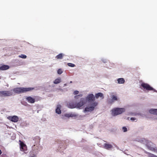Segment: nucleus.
Instances as JSON below:
<instances>
[{
	"instance_id": "4be33fe9",
	"label": "nucleus",
	"mask_w": 157,
	"mask_h": 157,
	"mask_svg": "<svg viewBox=\"0 0 157 157\" xmlns=\"http://www.w3.org/2000/svg\"><path fill=\"white\" fill-rule=\"evenodd\" d=\"M19 57L22 58L23 59H26L27 57V56L24 54H21L18 56Z\"/></svg>"
},
{
	"instance_id": "1a4fd4ad",
	"label": "nucleus",
	"mask_w": 157,
	"mask_h": 157,
	"mask_svg": "<svg viewBox=\"0 0 157 157\" xmlns=\"http://www.w3.org/2000/svg\"><path fill=\"white\" fill-rule=\"evenodd\" d=\"M26 100L29 103H33L35 102V99L32 97L29 96L26 98Z\"/></svg>"
},
{
	"instance_id": "39448f33",
	"label": "nucleus",
	"mask_w": 157,
	"mask_h": 157,
	"mask_svg": "<svg viewBox=\"0 0 157 157\" xmlns=\"http://www.w3.org/2000/svg\"><path fill=\"white\" fill-rule=\"evenodd\" d=\"M85 102L83 98H81L79 102L76 103V108L79 109H82V107L85 104Z\"/></svg>"
},
{
	"instance_id": "cd10ccee",
	"label": "nucleus",
	"mask_w": 157,
	"mask_h": 157,
	"mask_svg": "<svg viewBox=\"0 0 157 157\" xmlns=\"http://www.w3.org/2000/svg\"><path fill=\"white\" fill-rule=\"evenodd\" d=\"M122 129L124 132H126L127 131V128L125 127H123Z\"/></svg>"
},
{
	"instance_id": "473e14b6",
	"label": "nucleus",
	"mask_w": 157,
	"mask_h": 157,
	"mask_svg": "<svg viewBox=\"0 0 157 157\" xmlns=\"http://www.w3.org/2000/svg\"><path fill=\"white\" fill-rule=\"evenodd\" d=\"M70 83H72V82H71H71H70Z\"/></svg>"
},
{
	"instance_id": "bb28decb",
	"label": "nucleus",
	"mask_w": 157,
	"mask_h": 157,
	"mask_svg": "<svg viewBox=\"0 0 157 157\" xmlns=\"http://www.w3.org/2000/svg\"><path fill=\"white\" fill-rule=\"evenodd\" d=\"M70 113H66L64 114V116L66 117H70Z\"/></svg>"
},
{
	"instance_id": "f8f14e48",
	"label": "nucleus",
	"mask_w": 157,
	"mask_h": 157,
	"mask_svg": "<svg viewBox=\"0 0 157 157\" xmlns=\"http://www.w3.org/2000/svg\"><path fill=\"white\" fill-rule=\"evenodd\" d=\"M33 140L35 141V143L37 144L40 143V138L38 136H36L33 138Z\"/></svg>"
},
{
	"instance_id": "393cba45",
	"label": "nucleus",
	"mask_w": 157,
	"mask_h": 157,
	"mask_svg": "<svg viewBox=\"0 0 157 157\" xmlns=\"http://www.w3.org/2000/svg\"><path fill=\"white\" fill-rule=\"evenodd\" d=\"M70 117H75L77 116V115L76 114L70 113Z\"/></svg>"
},
{
	"instance_id": "7c9ffc66",
	"label": "nucleus",
	"mask_w": 157,
	"mask_h": 157,
	"mask_svg": "<svg viewBox=\"0 0 157 157\" xmlns=\"http://www.w3.org/2000/svg\"><path fill=\"white\" fill-rule=\"evenodd\" d=\"M130 119L132 120V121H134L136 120V118L134 117H132Z\"/></svg>"
},
{
	"instance_id": "0eeeda50",
	"label": "nucleus",
	"mask_w": 157,
	"mask_h": 157,
	"mask_svg": "<svg viewBox=\"0 0 157 157\" xmlns=\"http://www.w3.org/2000/svg\"><path fill=\"white\" fill-rule=\"evenodd\" d=\"M7 118L8 120L13 122H17L19 120L18 117L15 115L13 116H9Z\"/></svg>"
},
{
	"instance_id": "412c9836",
	"label": "nucleus",
	"mask_w": 157,
	"mask_h": 157,
	"mask_svg": "<svg viewBox=\"0 0 157 157\" xmlns=\"http://www.w3.org/2000/svg\"><path fill=\"white\" fill-rule=\"evenodd\" d=\"M112 101L113 102L114 101H117L118 100L117 96L114 95L112 96Z\"/></svg>"
},
{
	"instance_id": "ddd939ff",
	"label": "nucleus",
	"mask_w": 157,
	"mask_h": 157,
	"mask_svg": "<svg viewBox=\"0 0 157 157\" xmlns=\"http://www.w3.org/2000/svg\"><path fill=\"white\" fill-rule=\"evenodd\" d=\"M9 66L7 65H3L0 67V70H5L8 69Z\"/></svg>"
},
{
	"instance_id": "c756f323",
	"label": "nucleus",
	"mask_w": 157,
	"mask_h": 157,
	"mask_svg": "<svg viewBox=\"0 0 157 157\" xmlns=\"http://www.w3.org/2000/svg\"><path fill=\"white\" fill-rule=\"evenodd\" d=\"M80 96V97H82V94H80V95H76L75 96V98H77V97L78 96Z\"/></svg>"
},
{
	"instance_id": "423d86ee",
	"label": "nucleus",
	"mask_w": 157,
	"mask_h": 157,
	"mask_svg": "<svg viewBox=\"0 0 157 157\" xmlns=\"http://www.w3.org/2000/svg\"><path fill=\"white\" fill-rule=\"evenodd\" d=\"M141 86L144 89H145L147 90H153L154 91H155V90L153 88L151 87L149 84L143 83L141 84Z\"/></svg>"
},
{
	"instance_id": "6ab92c4d",
	"label": "nucleus",
	"mask_w": 157,
	"mask_h": 157,
	"mask_svg": "<svg viewBox=\"0 0 157 157\" xmlns=\"http://www.w3.org/2000/svg\"><path fill=\"white\" fill-rule=\"evenodd\" d=\"M64 55L62 53H60L56 57V58L57 59H62L63 58Z\"/></svg>"
},
{
	"instance_id": "9b49d317",
	"label": "nucleus",
	"mask_w": 157,
	"mask_h": 157,
	"mask_svg": "<svg viewBox=\"0 0 157 157\" xmlns=\"http://www.w3.org/2000/svg\"><path fill=\"white\" fill-rule=\"evenodd\" d=\"M146 146L149 150L155 152H157V148L156 147H153L151 146L146 145Z\"/></svg>"
},
{
	"instance_id": "c85d7f7f",
	"label": "nucleus",
	"mask_w": 157,
	"mask_h": 157,
	"mask_svg": "<svg viewBox=\"0 0 157 157\" xmlns=\"http://www.w3.org/2000/svg\"><path fill=\"white\" fill-rule=\"evenodd\" d=\"M79 93V91L78 90H75V91H74V95H76V94H78Z\"/></svg>"
},
{
	"instance_id": "b1692460",
	"label": "nucleus",
	"mask_w": 157,
	"mask_h": 157,
	"mask_svg": "<svg viewBox=\"0 0 157 157\" xmlns=\"http://www.w3.org/2000/svg\"><path fill=\"white\" fill-rule=\"evenodd\" d=\"M149 157H157V156L152 154L150 153L148 155Z\"/></svg>"
},
{
	"instance_id": "f257e3e1",
	"label": "nucleus",
	"mask_w": 157,
	"mask_h": 157,
	"mask_svg": "<svg viewBox=\"0 0 157 157\" xmlns=\"http://www.w3.org/2000/svg\"><path fill=\"white\" fill-rule=\"evenodd\" d=\"M86 99L89 102L93 101L94 102L91 104V106L90 107L85 108L84 110V112H88L93 111L98 104V102L94 101L95 100V97L93 94H88L86 97Z\"/></svg>"
},
{
	"instance_id": "f03ea898",
	"label": "nucleus",
	"mask_w": 157,
	"mask_h": 157,
	"mask_svg": "<svg viewBox=\"0 0 157 157\" xmlns=\"http://www.w3.org/2000/svg\"><path fill=\"white\" fill-rule=\"evenodd\" d=\"M34 89V88L33 87H16L11 90H13V92H14L17 94H20L31 91Z\"/></svg>"
},
{
	"instance_id": "a211bd4d",
	"label": "nucleus",
	"mask_w": 157,
	"mask_h": 157,
	"mask_svg": "<svg viewBox=\"0 0 157 157\" xmlns=\"http://www.w3.org/2000/svg\"><path fill=\"white\" fill-rule=\"evenodd\" d=\"M117 81L119 84L124 83L125 82L123 78H121L118 79Z\"/></svg>"
},
{
	"instance_id": "aec40b11",
	"label": "nucleus",
	"mask_w": 157,
	"mask_h": 157,
	"mask_svg": "<svg viewBox=\"0 0 157 157\" xmlns=\"http://www.w3.org/2000/svg\"><path fill=\"white\" fill-rule=\"evenodd\" d=\"M61 81V79L60 78H58L56 79L54 81V83L55 84H57L59 83Z\"/></svg>"
},
{
	"instance_id": "a878e982",
	"label": "nucleus",
	"mask_w": 157,
	"mask_h": 157,
	"mask_svg": "<svg viewBox=\"0 0 157 157\" xmlns=\"http://www.w3.org/2000/svg\"><path fill=\"white\" fill-rule=\"evenodd\" d=\"M62 72L63 71H62V70L60 69H58V70L57 71L59 75L61 74L62 73Z\"/></svg>"
},
{
	"instance_id": "6e6552de",
	"label": "nucleus",
	"mask_w": 157,
	"mask_h": 157,
	"mask_svg": "<svg viewBox=\"0 0 157 157\" xmlns=\"http://www.w3.org/2000/svg\"><path fill=\"white\" fill-rule=\"evenodd\" d=\"M20 142V149L21 151H26L27 149V146L21 140H19Z\"/></svg>"
},
{
	"instance_id": "2eb2a0df",
	"label": "nucleus",
	"mask_w": 157,
	"mask_h": 157,
	"mask_svg": "<svg viewBox=\"0 0 157 157\" xmlns=\"http://www.w3.org/2000/svg\"><path fill=\"white\" fill-rule=\"evenodd\" d=\"M150 113L157 115V109H151L149 111Z\"/></svg>"
},
{
	"instance_id": "dca6fc26",
	"label": "nucleus",
	"mask_w": 157,
	"mask_h": 157,
	"mask_svg": "<svg viewBox=\"0 0 157 157\" xmlns=\"http://www.w3.org/2000/svg\"><path fill=\"white\" fill-rule=\"evenodd\" d=\"M95 97L96 98H98L99 97L102 98H104L103 95L102 93H99L97 94H96L95 95Z\"/></svg>"
},
{
	"instance_id": "2f4dec72",
	"label": "nucleus",
	"mask_w": 157,
	"mask_h": 157,
	"mask_svg": "<svg viewBox=\"0 0 157 157\" xmlns=\"http://www.w3.org/2000/svg\"><path fill=\"white\" fill-rule=\"evenodd\" d=\"M2 151H1V150H0V155L2 154Z\"/></svg>"
},
{
	"instance_id": "7ed1b4c3",
	"label": "nucleus",
	"mask_w": 157,
	"mask_h": 157,
	"mask_svg": "<svg viewBox=\"0 0 157 157\" xmlns=\"http://www.w3.org/2000/svg\"><path fill=\"white\" fill-rule=\"evenodd\" d=\"M125 111L124 108H115L112 110V114L113 116H116L121 114Z\"/></svg>"
},
{
	"instance_id": "20e7f679",
	"label": "nucleus",
	"mask_w": 157,
	"mask_h": 157,
	"mask_svg": "<svg viewBox=\"0 0 157 157\" xmlns=\"http://www.w3.org/2000/svg\"><path fill=\"white\" fill-rule=\"evenodd\" d=\"M13 93L11 90H5L0 91V96L7 97L13 95Z\"/></svg>"
},
{
	"instance_id": "4468645a",
	"label": "nucleus",
	"mask_w": 157,
	"mask_h": 157,
	"mask_svg": "<svg viewBox=\"0 0 157 157\" xmlns=\"http://www.w3.org/2000/svg\"><path fill=\"white\" fill-rule=\"evenodd\" d=\"M113 147L112 145L109 144H104V147L107 149H109L110 148H112Z\"/></svg>"
},
{
	"instance_id": "9d476101",
	"label": "nucleus",
	"mask_w": 157,
	"mask_h": 157,
	"mask_svg": "<svg viewBox=\"0 0 157 157\" xmlns=\"http://www.w3.org/2000/svg\"><path fill=\"white\" fill-rule=\"evenodd\" d=\"M67 107L70 109H74L76 108V103L71 102H69L67 104Z\"/></svg>"
},
{
	"instance_id": "f3484780",
	"label": "nucleus",
	"mask_w": 157,
	"mask_h": 157,
	"mask_svg": "<svg viewBox=\"0 0 157 157\" xmlns=\"http://www.w3.org/2000/svg\"><path fill=\"white\" fill-rule=\"evenodd\" d=\"M60 105H58L56 110V113L58 114H60L61 113V111L60 109Z\"/></svg>"
},
{
	"instance_id": "5701e85b",
	"label": "nucleus",
	"mask_w": 157,
	"mask_h": 157,
	"mask_svg": "<svg viewBox=\"0 0 157 157\" xmlns=\"http://www.w3.org/2000/svg\"><path fill=\"white\" fill-rule=\"evenodd\" d=\"M67 65L71 67H73L75 66V65L74 64L71 63H68L67 64Z\"/></svg>"
}]
</instances>
